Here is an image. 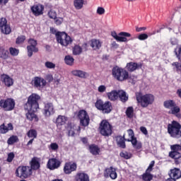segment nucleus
I'll return each mask as SVG.
<instances>
[{
  "mask_svg": "<svg viewBox=\"0 0 181 181\" xmlns=\"http://www.w3.org/2000/svg\"><path fill=\"white\" fill-rule=\"evenodd\" d=\"M136 99L138 104L143 108H146L148 105H152L155 102V96L151 93L142 95L141 93H136Z\"/></svg>",
  "mask_w": 181,
  "mask_h": 181,
  "instance_id": "1",
  "label": "nucleus"
},
{
  "mask_svg": "<svg viewBox=\"0 0 181 181\" xmlns=\"http://www.w3.org/2000/svg\"><path fill=\"white\" fill-rule=\"evenodd\" d=\"M112 73L114 78L117 80V81H125V80H128V78H129V74L128 73V71L122 68H119V66L114 67Z\"/></svg>",
  "mask_w": 181,
  "mask_h": 181,
  "instance_id": "2",
  "label": "nucleus"
},
{
  "mask_svg": "<svg viewBox=\"0 0 181 181\" xmlns=\"http://www.w3.org/2000/svg\"><path fill=\"white\" fill-rule=\"evenodd\" d=\"M181 125L176 121H173L171 124L168 125V132L172 136L179 139L181 138Z\"/></svg>",
  "mask_w": 181,
  "mask_h": 181,
  "instance_id": "3",
  "label": "nucleus"
},
{
  "mask_svg": "<svg viewBox=\"0 0 181 181\" xmlns=\"http://www.w3.org/2000/svg\"><path fill=\"white\" fill-rule=\"evenodd\" d=\"M40 96L36 93L31 94L28 99L27 103L25 105V110H37L39 108L38 101Z\"/></svg>",
  "mask_w": 181,
  "mask_h": 181,
  "instance_id": "4",
  "label": "nucleus"
},
{
  "mask_svg": "<svg viewBox=\"0 0 181 181\" xmlns=\"http://www.w3.org/2000/svg\"><path fill=\"white\" fill-rule=\"evenodd\" d=\"M99 132L103 136H110L112 134V126L107 120H103L100 124Z\"/></svg>",
  "mask_w": 181,
  "mask_h": 181,
  "instance_id": "5",
  "label": "nucleus"
},
{
  "mask_svg": "<svg viewBox=\"0 0 181 181\" xmlns=\"http://www.w3.org/2000/svg\"><path fill=\"white\" fill-rule=\"evenodd\" d=\"M95 105L98 110L103 111V114H110L112 111V105L110 101H106L104 103L103 100H97Z\"/></svg>",
  "mask_w": 181,
  "mask_h": 181,
  "instance_id": "6",
  "label": "nucleus"
},
{
  "mask_svg": "<svg viewBox=\"0 0 181 181\" xmlns=\"http://www.w3.org/2000/svg\"><path fill=\"white\" fill-rule=\"evenodd\" d=\"M56 37L58 43H60L62 46H69L73 42L71 37L67 35L66 33L58 32L56 33Z\"/></svg>",
  "mask_w": 181,
  "mask_h": 181,
  "instance_id": "7",
  "label": "nucleus"
},
{
  "mask_svg": "<svg viewBox=\"0 0 181 181\" xmlns=\"http://www.w3.org/2000/svg\"><path fill=\"white\" fill-rule=\"evenodd\" d=\"M16 175L18 177H29L32 175V168L29 166L18 167L16 171Z\"/></svg>",
  "mask_w": 181,
  "mask_h": 181,
  "instance_id": "8",
  "label": "nucleus"
},
{
  "mask_svg": "<svg viewBox=\"0 0 181 181\" xmlns=\"http://www.w3.org/2000/svg\"><path fill=\"white\" fill-rule=\"evenodd\" d=\"M78 118L82 127H88L90 124V116H88V113L86 110H80L78 113Z\"/></svg>",
  "mask_w": 181,
  "mask_h": 181,
  "instance_id": "9",
  "label": "nucleus"
},
{
  "mask_svg": "<svg viewBox=\"0 0 181 181\" xmlns=\"http://www.w3.org/2000/svg\"><path fill=\"white\" fill-rule=\"evenodd\" d=\"M0 107L5 111H12L15 108V100L12 98L0 100Z\"/></svg>",
  "mask_w": 181,
  "mask_h": 181,
  "instance_id": "10",
  "label": "nucleus"
},
{
  "mask_svg": "<svg viewBox=\"0 0 181 181\" xmlns=\"http://www.w3.org/2000/svg\"><path fill=\"white\" fill-rule=\"evenodd\" d=\"M111 35L117 42H127L128 39L127 37H131V33L127 32H121L119 33V35L115 31L112 32Z\"/></svg>",
  "mask_w": 181,
  "mask_h": 181,
  "instance_id": "11",
  "label": "nucleus"
},
{
  "mask_svg": "<svg viewBox=\"0 0 181 181\" xmlns=\"http://www.w3.org/2000/svg\"><path fill=\"white\" fill-rule=\"evenodd\" d=\"M0 29L4 35H9L12 32L11 25H8V21L6 18H0Z\"/></svg>",
  "mask_w": 181,
  "mask_h": 181,
  "instance_id": "12",
  "label": "nucleus"
},
{
  "mask_svg": "<svg viewBox=\"0 0 181 181\" xmlns=\"http://www.w3.org/2000/svg\"><path fill=\"white\" fill-rule=\"evenodd\" d=\"M61 165L62 162H60L59 159L50 158L47 163V168L49 169V170H55V169H59Z\"/></svg>",
  "mask_w": 181,
  "mask_h": 181,
  "instance_id": "13",
  "label": "nucleus"
},
{
  "mask_svg": "<svg viewBox=\"0 0 181 181\" xmlns=\"http://www.w3.org/2000/svg\"><path fill=\"white\" fill-rule=\"evenodd\" d=\"M77 170V163L69 162L66 163L64 166V173L65 175H71L72 172Z\"/></svg>",
  "mask_w": 181,
  "mask_h": 181,
  "instance_id": "14",
  "label": "nucleus"
},
{
  "mask_svg": "<svg viewBox=\"0 0 181 181\" xmlns=\"http://www.w3.org/2000/svg\"><path fill=\"white\" fill-rule=\"evenodd\" d=\"M105 177H110L113 180L117 177V170L112 167L106 168L104 173Z\"/></svg>",
  "mask_w": 181,
  "mask_h": 181,
  "instance_id": "15",
  "label": "nucleus"
},
{
  "mask_svg": "<svg viewBox=\"0 0 181 181\" xmlns=\"http://www.w3.org/2000/svg\"><path fill=\"white\" fill-rule=\"evenodd\" d=\"M32 84L36 88H40L46 86V81L42 78L36 76L33 79Z\"/></svg>",
  "mask_w": 181,
  "mask_h": 181,
  "instance_id": "16",
  "label": "nucleus"
},
{
  "mask_svg": "<svg viewBox=\"0 0 181 181\" xmlns=\"http://www.w3.org/2000/svg\"><path fill=\"white\" fill-rule=\"evenodd\" d=\"M44 10L45 7L41 4H35L31 7V11L35 16H40V15H43Z\"/></svg>",
  "mask_w": 181,
  "mask_h": 181,
  "instance_id": "17",
  "label": "nucleus"
},
{
  "mask_svg": "<svg viewBox=\"0 0 181 181\" xmlns=\"http://www.w3.org/2000/svg\"><path fill=\"white\" fill-rule=\"evenodd\" d=\"M53 114H54V106H53V103L45 104L44 107V115L45 117H50Z\"/></svg>",
  "mask_w": 181,
  "mask_h": 181,
  "instance_id": "18",
  "label": "nucleus"
},
{
  "mask_svg": "<svg viewBox=\"0 0 181 181\" xmlns=\"http://www.w3.org/2000/svg\"><path fill=\"white\" fill-rule=\"evenodd\" d=\"M25 110H27L28 111L25 115L28 121H35V122H37V121H39L37 116L35 115V111H36L37 109H25Z\"/></svg>",
  "mask_w": 181,
  "mask_h": 181,
  "instance_id": "19",
  "label": "nucleus"
},
{
  "mask_svg": "<svg viewBox=\"0 0 181 181\" xmlns=\"http://www.w3.org/2000/svg\"><path fill=\"white\" fill-rule=\"evenodd\" d=\"M1 81L4 83L6 87H11V86H13V79H12V78L8 75H1Z\"/></svg>",
  "mask_w": 181,
  "mask_h": 181,
  "instance_id": "20",
  "label": "nucleus"
},
{
  "mask_svg": "<svg viewBox=\"0 0 181 181\" xmlns=\"http://www.w3.org/2000/svg\"><path fill=\"white\" fill-rule=\"evenodd\" d=\"M76 181H90V177L86 173H78L75 175Z\"/></svg>",
  "mask_w": 181,
  "mask_h": 181,
  "instance_id": "21",
  "label": "nucleus"
},
{
  "mask_svg": "<svg viewBox=\"0 0 181 181\" xmlns=\"http://www.w3.org/2000/svg\"><path fill=\"white\" fill-rule=\"evenodd\" d=\"M170 177L172 179H180L181 177V170L179 168H174L170 170V173L169 174Z\"/></svg>",
  "mask_w": 181,
  "mask_h": 181,
  "instance_id": "22",
  "label": "nucleus"
},
{
  "mask_svg": "<svg viewBox=\"0 0 181 181\" xmlns=\"http://www.w3.org/2000/svg\"><path fill=\"white\" fill-rule=\"evenodd\" d=\"M68 131H69V136H74L76 134V131H78V132H80V131H81V128L80 127V126H76L74 124H72L68 127Z\"/></svg>",
  "mask_w": 181,
  "mask_h": 181,
  "instance_id": "23",
  "label": "nucleus"
},
{
  "mask_svg": "<svg viewBox=\"0 0 181 181\" xmlns=\"http://www.w3.org/2000/svg\"><path fill=\"white\" fill-rule=\"evenodd\" d=\"M31 170L33 169L34 170H37L39 168H40V160L38 158L34 157L32 158L30 162Z\"/></svg>",
  "mask_w": 181,
  "mask_h": 181,
  "instance_id": "24",
  "label": "nucleus"
},
{
  "mask_svg": "<svg viewBox=\"0 0 181 181\" xmlns=\"http://www.w3.org/2000/svg\"><path fill=\"white\" fill-rule=\"evenodd\" d=\"M117 98H119L122 103H127L128 100L129 96L124 90H118Z\"/></svg>",
  "mask_w": 181,
  "mask_h": 181,
  "instance_id": "25",
  "label": "nucleus"
},
{
  "mask_svg": "<svg viewBox=\"0 0 181 181\" xmlns=\"http://www.w3.org/2000/svg\"><path fill=\"white\" fill-rule=\"evenodd\" d=\"M13 129V125L12 123H8L7 126L3 124L0 126V134H6L8 131H12Z\"/></svg>",
  "mask_w": 181,
  "mask_h": 181,
  "instance_id": "26",
  "label": "nucleus"
},
{
  "mask_svg": "<svg viewBox=\"0 0 181 181\" xmlns=\"http://www.w3.org/2000/svg\"><path fill=\"white\" fill-rule=\"evenodd\" d=\"M66 122H67V117L63 115H59L56 119V124L57 128H59V127H62V125H64Z\"/></svg>",
  "mask_w": 181,
  "mask_h": 181,
  "instance_id": "27",
  "label": "nucleus"
},
{
  "mask_svg": "<svg viewBox=\"0 0 181 181\" xmlns=\"http://www.w3.org/2000/svg\"><path fill=\"white\" fill-rule=\"evenodd\" d=\"M125 139H126L125 135H124L123 136H118L117 137H116V141L118 146H119V148H122L123 149L126 148Z\"/></svg>",
  "mask_w": 181,
  "mask_h": 181,
  "instance_id": "28",
  "label": "nucleus"
},
{
  "mask_svg": "<svg viewBox=\"0 0 181 181\" xmlns=\"http://www.w3.org/2000/svg\"><path fill=\"white\" fill-rule=\"evenodd\" d=\"M107 98L110 101H117L118 100V90H112L107 93Z\"/></svg>",
  "mask_w": 181,
  "mask_h": 181,
  "instance_id": "29",
  "label": "nucleus"
},
{
  "mask_svg": "<svg viewBox=\"0 0 181 181\" xmlns=\"http://www.w3.org/2000/svg\"><path fill=\"white\" fill-rule=\"evenodd\" d=\"M141 66V64L129 62L127 64V69L129 71H135V70H136V69H139Z\"/></svg>",
  "mask_w": 181,
  "mask_h": 181,
  "instance_id": "30",
  "label": "nucleus"
},
{
  "mask_svg": "<svg viewBox=\"0 0 181 181\" xmlns=\"http://www.w3.org/2000/svg\"><path fill=\"white\" fill-rule=\"evenodd\" d=\"M72 74L74 76H76V77H80L81 78H86V77H88V74L81 70L72 71Z\"/></svg>",
  "mask_w": 181,
  "mask_h": 181,
  "instance_id": "31",
  "label": "nucleus"
},
{
  "mask_svg": "<svg viewBox=\"0 0 181 181\" xmlns=\"http://www.w3.org/2000/svg\"><path fill=\"white\" fill-rule=\"evenodd\" d=\"M27 50L28 57H32V56H33V52L37 53L39 52V49H37V47L30 45L27 46Z\"/></svg>",
  "mask_w": 181,
  "mask_h": 181,
  "instance_id": "32",
  "label": "nucleus"
},
{
  "mask_svg": "<svg viewBox=\"0 0 181 181\" xmlns=\"http://www.w3.org/2000/svg\"><path fill=\"white\" fill-rule=\"evenodd\" d=\"M101 42L98 40H91V47L93 49V50H98L101 47Z\"/></svg>",
  "mask_w": 181,
  "mask_h": 181,
  "instance_id": "33",
  "label": "nucleus"
},
{
  "mask_svg": "<svg viewBox=\"0 0 181 181\" xmlns=\"http://www.w3.org/2000/svg\"><path fill=\"white\" fill-rule=\"evenodd\" d=\"M127 134H128V138L126 137L125 141L127 142H132L133 139H136L135 137V134L134 133V130L132 129H128L127 130Z\"/></svg>",
  "mask_w": 181,
  "mask_h": 181,
  "instance_id": "34",
  "label": "nucleus"
},
{
  "mask_svg": "<svg viewBox=\"0 0 181 181\" xmlns=\"http://www.w3.org/2000/svg\"><path fill=\"white\" fill-rule=\"evenodd\" d=\"M73 54L78 56L83 53V48L80 45H75L72 49Z\"/></svg>",
  "mask_w": 181,
  "mask_h": 181,
  "instance_id": "35",
  "label": "nucleus"
},
{
  "mask_svg": "<svg viewBox=\"0 0 181 181\" xmlns=\"http://www.w3.org/2000/svg\"><path fill=\"white\" fill-rule=\"evenodd\" d=\"M175 104L176 103H175V101L172 100H165L163 103L165 108H167L168 110H171V108H173Z\"/></svg>",
  "mask_w": 181,
  "mask_h": 181,
  "instance_id": "36",
  "label": "nucleus"
},
{
  "mask_svg": "<svg viewBox=\"0 0 181 181\" xmlns=\"http://www.w3.org/2000/svg\"><path fill=\"white\" fill-rule=\"evenodd\" d=\"M89 151L92 155H98L100 153V148L94 144L89 146Z\"/></svg>",
  "mask_w": 181,
  "mask_h": 181,
  "instance_id": "37",
  "label": "nucleus"
},
{
  "mask_svg": "<svg viewBox=\"0 0 181 181\" xmlns=\"http://www.w3.org/2000/svg\"><path fill=\"white\" fill-rule=\"evenodd\" d=\"M132 145L134 149H136V151H139V149L142 148V143L138 142V140L136 139H134L132 140Z\"/></svg>",
  "mask_w": 181,
  "mask_h": 181,
  "instance_id": "38",
  "label": "nucleus"
},
{
  "mask_svg": "<svg viewBox=\"0 0 181 181\" xmlns=\"http://www.w3.org/2000/svg\"><path fill=\"white\" fill-rule=\"evenodd\" d=\"M64 62L68 66H73L74 64V58L70 55L65 56Z\"/></svg>",
  "mask_w": 181,
  "mask_h": 181,
  "instance_id": "39",
  "label": "nucleus"
},
{
  "mask_svg": "<svg viewBox=\"0 0 181 181\" xmlns=\"http://www.w3.org/2000/svg\"><path fill=\"white\" fill-rule=\"evenodd\" d=\"M27 136L33 139H36L37 138V132L35 129H30L27 133Z\"/></svg>",
  "mask_w": 181,
  "mask_h": 181,
  "instance_id": "40",
  "label": "nucleus"
},
{
  "mask_svg": "<svg viewBox=\"0 0 181 181\" xmlns=\"http://www.w3.org/2000/svg\"><path fill=\"white\" fill-rule=\"evenodd\" d=\"M74 5L76 9H81L84 5V0H74Z\"/></svg>",
  "mask_w": 181,
  "mask_h": 181,
  "instance_id": "41",
  "label": "nucleus"
},
{
  "mask_svg": "<svg viewBox=\"0 0 181 181\" xmlns=\"http://www.w3.org/2000/svg\"><path fill=\"white\" fill-rule=\"evenodd\" d=\"M16 142H19V138H18V136H11L7 141V144L8 145H13V144H16Z\"/></svg>",
  "mask_w": 181,
  "mask_h": 181,
  "instance_id": "42",
  "label": "nucleus"
},
{
  "mask_svg": "<svg viewBox=\"0 0 181 181\" xmlns=\"http://www.w3.org/2000/svg\"><path fill=\"white\" fill-rule=\"evenodd\" d=\"M174 52L177 59H178V60L181 62V45H177L174 50Z\"/></svg>",
  "mask_w": 181,
  "mask_h": 181,
  "instance_id": "43",
  "label": "nucleus"
},
{
  "mask_svg": "<svg viewBox=\"0 0 181 181\" xmlns=\"http://www.w3.org/2000/svg\"><path fill=\"white\" fill-rule=\"evenodd\" d=\"M169 156L172 159H179L181 158V153L179 151H171L169 153Z\"/></svg>",
  "mask_w": 181,
  "mask_h": 181,
  "instance_id": "44",
  "label": "nucleus"
},
{
  "mask_svg": "<svg viewBox=\"0 0 181 181\" xmlns=\"http://www.w3.org/2000/svg\"><path fill=\"white\" fill-rule=\"evenodd\" d=\"M153 178V176L151 175V172L146 171L143 175V180L144 181H151Z\"/></svg>",
  "mask_w": 181,
  "mask_h": 181,
  "instance_id": "45",
  "label": "nucleus"
},
{
  "mask_svg": "<svg viewBox=\"0 0 181 181\" xmlns=\"http://www.w3.org/2000/svg\"><path fill=\"white\" fill-rule=\"evenodd\" d=\"M49 151H53L54 152H57L59 151V144L57 143H52L49 146H48Z\"/></svg>",
  "mask_w": 181,
  "mask_h": 181,
  "instance_id": "46",
  "label": "nucleus"
},
{
  "mask_svg": "<svg viewBox=\"0 0 181 181\" xmlns=\"http://www.w3.org/2000/svg\"><path fill=\"white\" fill-rule=\"evenodd\" d=\"M25 40H26V37L25 35H21L16 38V45H23Z\"/></svg>",
  "mask_w": 181,
  "mask_h": 181,
  "instance_id": "47",
  "label": "nucleus"
},
{
  "mask_svg": "<svg viewBox=\"0 0 181 181\" xmlns=\"http://www.w3.org/2000/svg\"><path fill=\"white\" fill-rule=\"evenodd\" d=\"M178 112H180V108L176 106V103H175V106L170 109V111L169 112V113L176 115V114H177Z\"/></svg>",
  "mask_w": 181,
  "mask_h": 181,
  "instance_id": "48",
  "label": "nucleus"
},
{
  "mask_svg": "<svg viewBox=\"0 0 181 181\" xmlns=\"http://www.w3.org/2000/svg\"><path fill=\"white\" fill-rule=\"evenodd\" d=\"M0 57L1 59H4V60H6L8 59V51L1 49H0Z\"/></svg>",
  "mask_w": 181,
  "mask_h": 181,
  "instance_id": "49",
  "label": "nucleus"
},
{
  "mask_svg": "<svg viewBox=\"0 0 181 181\" xmlns=\"http://www.w3.org/2000/svg\"><path fill=\"white\" fill-rule=\"evenodd\" d=\"M9 52L11 56L16 57L19 54V49L13 47L9 48Z\"/></svg>",
  "mask_w": 181,
  "mask_h": 181,
  "instance_id": "50",
  "label": "nucleus"
},
{
  "mask_svg": "<svg viewBox=\"0 0 181 181\" xmlns=\"http://www.w3.org/2000/svg\"><path fill=\"white\" fill-rule=\"evenodd\" d=\"M121 158H124V159H131L132 158V154L131 153H128L127 151L120 153Z\"/></svg>",
  "mask_w": 181,
  "mask_h": 181,
  "instance_id": "51",
  "label": "nucleus"
},
{
  "mask_svg": "<svg viewBox=\"0 0 181 181\" xmlns=\"http://www.w3.org/2000/svg\"><path fill=\"white\" fill-rule=\"evenodd\" d=\"M126 115L129 118H132V117L134 116V107H128L126 110Z\"/></svg>",
  "mask_w": 181,
  "mask_h": 181,
  "instance_id": "52",
  "label": "nucleus"
},
{
  "mask_svg": "<svg viewBox=\"0 0 181 181\" xmlns=\"http://www.w3.org/2000/svg\"><path fill=\"white\" fill-rule=\"evenodd\" d=\"M170 149L173 152H180L181 151V146L180 144L171 145Z\"/></svg>",
  "mask_w": 181,
  "mask_h": 181,
  "instance_id": "53",
  "label": "nucleus"
},
{
  "mask_svg": "<svg viewBox=\"0 0 181 181\" xmlns=\"http://www.w3.org/2000/svg\"><path fill=\"white\" fill-rule=\"evenodd\" d=\"M45 66L47 69H56V64L52 62H46L45 63Z\"/></svg>",
  "mask_w": 181,
  "mask_h": 181,
  "instance_id": "54",
  "label": "nucleus"
},
{
  "mask_svg": "<svg viewBox=\"0 0 181 181\" xmlns=\"http://www.w3.org/2000/svg\"><path fill=\"white\" fill-rule=\"evenodd\" d=\"M61 80H62V75L59 74H57L54 75V81L57 86H59V84H60Z\"/></svg>",
  "mask_w": 181,
  "mask_h": 181,
  "instance_id": "55",
  "label": "nucleus"
},
{
  "mask_svg": "<svg viewBox=\"0 0 181 181\" xmlns=\"http://www.w3.org/2000/svg\"><path fill=\"white\" fill-rule=\"evenodd\" d=\"M98 93H105V91H107V86H104V85H100L98 86Z\"/></svg>",
  "mask_w": 181,
  "mask_h": 181,
  "instance_id": "56",
  "label": "nucleus"
},
{
  "mask_svg": "<svg viewBox=\"0 0 181 181\" xmlns=\"http://www.w3.org/2000/svg\"><path fill=\"white\" fill-rule=\"evenodd\" d=\"M172 66L175 67L177 71L181 72V64L179 62H174L172 64Z\"/></svg>",
  "mask_w": 181,
  "mask_h": 181,
  "instance_id": "57",
  "label": "nucleus"
},
{
  "mask_svg": "<svg viewBox=\"0 0 181 181\" xmlns=\"http://www.w3.org/2000/svg\"><path fill=\"white\" fill-rule=\"evenodd\" d=\"M148 35L147 34L143 33V34H140L138 36V39L139 40H146V39H148Z\"/></svg>",
  "mask_w": 181,
  "mask_h": 181,
  "instance_id": "58",
  "label": "nucleus"
},
{
  "mask_svg": "<svg viewBox=\"0 0 181 181\" xmlns=\"http://www.w3.org/2000/svg\"><path fill=\"white\" fill-rule=\"evenodd\" d=\"M48 16L51 19H56L57 14L55 11H50L49 12H48Z\"/></svg>",
  "mask_w": 181,
  "mask_h": 181,
  "instance_id": "59",
  "label": "nucleus"
},
{
  "mask_svg": "<svg viewBox=\"0 0 181 181\" xmlns=\"http://www.w3.org/2000/svg\"><path fill=\"white\" fill-rule=\"evenodd\" d=\"M15 158V154L13 153H10L8 154L7 162H12Z\"/></svg>",
  "mask_w": 181,
  "mask_h": 181,
  "instance_id": "60",
  "label": "nucleus"
},
{
  "mask_svg": "<svg viewBox=\"0 0 181 181\" xmlns=\"http://www.w3.org/2000/svg\"><path fill=\"white\" fill-rule=\"evenodd\" d=\"M97 13L98 15H104V13H105V9L103 7H98L97 9Z\"/></svg>",
  "mask_w": 181,
  "mask_h": 181,
  "instance_id": "61",
  "label": "nucleus"
},
{
  "mask_svg": "<svg viewBox=\"0 0 181 181\" xmlns=\"http://www.w3.org/2000/svg\"><path fill=\"white\" fill-rule=\"evenodd\" d=\"M28 44L30 45V46H34V47L37 46V42L33 39H30L28 40Z\"/></svg>",
  "mask_w": 181,
  "mask_h": 181,
  "instance_id": "62",
  "label": "nucleus"
},
{
  "mask_svg": "<svg viewBox=\"0 0 181 181\" xmlns=\"http://www.w3.org/2000/svg\"><path fill=\"white\" fill-rule=\"evenodd\" d=\"M155 165V161H151L148 168L146 169V171L147 172H152V168H153V166Z\"/></svg>",
  "mask_w": 181,
  "mask_h": 181,
  "instance_id": "63",
  "label": "nucleus"
},
{
  "mask_svg": "<svg viewBox=\"0 0 181 181\" xmlns=\"http://www.w3.org/2000/svg\"><path fill=\"white\" fill-rule=\"evenodd\" d=\"M140 131H141L142 134H144V135H148V130L146 129V127H141Z\"/></svg>",
  "mask_w": 181,
  "mask_h": 181,
  "instance_id": "64",
  "label": "nucleus"
}]
</instances>
